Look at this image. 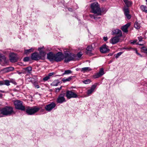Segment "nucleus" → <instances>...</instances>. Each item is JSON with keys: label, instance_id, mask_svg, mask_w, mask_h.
<instances>
[{"label": "nucleus", "instance_id": "7", "mask_svg": "<svg viewBox=\"0 0 147 147\" xmlns=\"http://www.w3.org/2000/svg\"><path fill=\"white\" fill-rule=\"evenodd\" d=\"M63 57V53L61 52H59L55 54L54 61L57 62H59L62 60Z\"/></svg>", "mask_w": 147, "mask_h": 147}, {"label": "nucleus", "instance_id": "48", "mask_svg": "<svg viewBox=\"0 0 147 147\" xmlns=\"http://www.w3.org/2000/svg\"><path fill=\"white\" fill-rule=\"evenodd\" d=\"M103 40L105 41H107V40H108L107 37H103Z\"/></svg>", "mask_w": 147, "mask_h": 147}, {"label": "nucleus", "instance_id": "21", "mask_svg": "<svg viewBox=\"0 0 147 147\" xmlns=\"http://www.w3.org/2000/svg\"><path fill=\"white\" fill-rule=\"evenodd\" d=\"M141 10L143 12L147 13V7L144 5H142L140 7Z\"/></svg>", "mask_w": 147, "mask_h": 147}, {"label": "nucleus", "instance_id": "42", "mask_svg": "<svg viewBox=\"0 0 147 147\" xmlns=\"http://www.w3.org/2000/svg\"><path fill=\"white\" fill-rule=\"evenodd\" d=\"M138 39L139 42H140L142 41V36H139L138 37Z\"/></svg>", "mask_w": 147, "mask_h": 147}, {"label": "nucleus", "instance_id": "35", "mask_svg": "<svg viewBox=\"0 0 147 147\" xmlns=\"http://www.w3.org/2000/svg\"><path fill=\"white\" fill-rule=\"evenodd\" d=\"M90 82L91 81L89 79L85 80L83 82L84 83L86 84L90 83Z\"/></svg>", "mask_w": 147, "mask_h": 147}, {"label": "nucleus", "instance_id": "40", "mask_svg": "<svg viewBox=\"0 0 147 147\" xmlns=\"http://www.w3.org/2000/svg\"><path fill=\"white\" fill-rule=\"evenodd\" d=\"M142 51L143 52H144V51H146L147 50V48L146 47H142Z\"/></svg>", "mask_w": 147, "mask_h": 147}, {"label": "nucleus", "instance_id": "45", "mask_svg": "<svg viewBox=\"0 0 147 147\" xmlns=\"http://www.w3.org/2000/svg\"><path fill=\"white\" fill-rule=\"evenodd\" d=\"M10 81V82H11L13 84H14L15 85H16L17 84V83H16V82L15 81H13V80H11Z\"/></svg>", "mask_w": 147, "mask_h": 147}, {"label": "nucleus", "instance_id": "39", "mask_svg": "<svg viewBox=\"0 0 147 147\" xmlns=\"http://www.w3.org/2000/svg\"><path fill=\"white\" fill-rule=\"evenodd\" d=\"M1 108H0V117H4Z\"/></svg>", "mask_w": 147, "mask_h": 147}, {"label": "nucleus", "instance_id": "26", "mask_svg": "<svg viewBox=\"0 0 147 147\" xmlns=\"http://www.w3.org/2000/svg\"><path fill=\"white\" fill-rule=\"evenodd\" d=\"M1 62H6V58L4 56H2L0 54V63Z\"/></svg>", "mask_w": 147, "mask_h": 147}, {"label": "nucleus", "instance_id": "34", "mask_svg": "<svg viewBox=\"0 0 147 147\" xmlns=\"http://www.w3.org/2000/svg\"><path fill=\"white\" fill-rule=\"evenodd\" d=\"M30 58L29 57H24V61L25 62L28 61L30 60Z\"/></svg>", "mask_w": 147, "mask_h": 147}, {"label": "nucleus", "instance_id": "4", "mask_svg": "<svg viewBox=\"0 0 147 147\" xmlns=\"http://www.w3.org/2000/svg\"><path fill=\"white\" fill-rule=\"evenodd\" d=\"M40 109V108L36 106L32 107H28L26 108V112L28 115H32L38 111Z\"/></svg>", "mask_w": 147, "mask_h": 147}, {"label": "nucleus", "instance_id": "27", "mask_svg": "<svg viewBox=\"0 0 147 147\" xmlns=\"http://www.w3.org/2000/svg\"><path fill=\"white\" fill-rule=\"evenodd\" d=\"M95 15L90 14V17L92 18H93L95 20H96L97 19H99L100 18V17H97V16L96 14H94Z\"/></svg>", "mask_w": 147, "mask_h": 147}, {"label": "nucleus", "instance_id": "29", "mask_svg": "<svg viewBox=\"0 0 147 147\" xmlns=\"http://www.w3.org/2000/svg\"><path fill=\"white\" fill-rule=\"evenodd\" d=\"M86 49L88 52H90L93 50V49L91 46H88L87 47Z\"/></svg>", "mask_w": 147, "mask_h": 147}, {"label": "nucleus", "instance_id": "51", "mask_svg": "<svg viewBox=\"0 0 147 147\" xmlns=\"http://www.w3.org/2000/svg\"><path fill=\"white\" fill-rule=\"evenodd\" d=\"M36 84H38L36 82H34L33 83V85L34 87L36 85Z\"/></svg>", "mask_w": 147, "mask_h": 147}, {"label": "nucleus", "instance_id": "50", "mask_svg": "<svg viewBox=\"0 0 147 147\" xmlns=\"http://www.w3.org/2000/svg\"><path fill=\"white\" fill-rule=\"evenodd\" d=\"M35 88H40V86H39L38 84H36V86L34 87Z\"/></svg>", "mask_w": 147, "mask_h": 147}, {"label": "nucleus", "instance_id": "43", "mask_svg": "<svg viewBox=\"0 0 147 147\" xmlns=\"http://www.w3.org/2000/svg\"><path fill=\"white\" fill-rule=\"evenodd\" d=\"M4 81H0V86L4 84Z\"/></svg>", "mask_w": 147, "mask_h": 147}, {"label": "nucleus", "instance_id": "11", "mask_svg": "<svg viewBox=\"0 0 147 147\" xmlns=\"http://www.w3.org/2000/svg\"><path fill=\"white\" fill-rule=\"evenodd\" d=\"M104 69L102 68L100 69L99 71L93 76V77L94 78H97L101 77L104 74Z\"/></svg>", "mask_w": 147, "mask_h": 147}, {"label": "nucleus", "instance_id": "5", "mask_svg": "<svg viewBox=\"0 0 147 147\" xmlns=\"http://www.w3.org/2000/svg\"><path fill=\"white\" fill-rule=\"evenodd\" d=\"M23 103L22 101L19 100H15L14 102V104L16 109L24 111L26 109L25 107L23 105Z\"/></svg>", "mask_w": 147, "mask_h": 147}, {"label": "nucleus", "instance_id": "24", "mask_svg": "<svg viewBox=\"0 0 147 147\" xmlns=\"http://www.w3.org/2000/svg\"><path fill=\"white\" fill-rule=\"evenodd\" d=\"M34 50V49L33 48H31L29 49H25L24 53L27 55L31 52H33Z\"/></svg>", "mask_w": 147, "mask_h": 147}, {"label": "nucleus", "instance_id": "1", "mask_svg": "<svg viewBox=\"0 0 147 147\" xmlns=\"http://www.w3.org/2000/svg\"><path fill=\"white\" fill-rule=\"evenodd\" d=\"M43 49H44L43 47L38 48V50L39 51V53L35 52L32 54L31 57V59L35 61H37L40 59L44 60L46 53L42 50Z\"/></svg>", "mask_w": 147, "mask_h": 147}, {"label": "nucleus", "instance_id": "9", "mask_svg": "<svg viewBox=\"0 0 147 147\" xmlns=\"http://www.w3.org/2000/svg\"><path fill=\"white\" fill-rule=\"evenodd\" d=\"M9 57L10 61L12 63L16 62L18 59V57L17 55L14 53H11Z\"/></svg>", "mask_w": 147, "mask_h": 147}, {"label": "nucleus", "instance_id": "13", "mask_svg": "<svg viewBox=\"0 0 147 147\" xmlns=\"http://www.w3.org/2000/svg\"><path fill=\"white\" fill-rule=\"evenodd\" d=\"M112 33V34L113 35H118V36L120 37H121L122 36L121 31L118 29H115L113 30Z\"/></svg>", "mask_w": 147, "mask_h": 147}, {"label": "nucleus", "instance_id": "15", "mask_svg": "<svg viewBox=\"0 0 147 147\" xmlns=\"http://www.w3.org/2000/svg\"><path fill=\"white\" fill-rule=\"evenodd\" d=\"M124 14L125 16L128 19H129L131 18V16L129 13V11L128 8H125L123 9Z\"/></svg>", "mask_w": 147, "mask_h": 147}, {"label": "nucleus", "instance_id": "38", "mask_svg": "<svg viewBox=\"0 0 147 147\" xmlns=\"http://www.w3.org/2000/svg\"><path fill=\"white\" fill-rule=\"evenodd\" d=\"M82 55V53L81 52H80L79 53H77V57L79 58Z\"/></svg>", "mask_w": 147, "mask_h": 147}, {"label": "nucleus", "instance_id": "20", "mask_svg": "<svg viewBox=\"0 0 147 147\" xmlns=\"http://www.w3.org/2000/svg\"><path fill=\"white\" fill-rule=\"evenodd\" d=\"M14 69L13 67H10L4 68L3 69V71L5 72H8L9 71H13Z\"/></svg>", "mask_w": 147, "mask_h": 147}, {"label": "nucleus", "instance_id": "28", "mask_svg": "<svg viewBox=\"0 0 147 147\" xmlns=\"http://www.w3.org/2000/svg\"><path fill=\"white\" fill-rule=\"evenodd\" d=\"M134 26L137 29H139L140 28L141 26L139 23L138 22H136L134 24Z\"/></svg>", "mask_w": 147, "mask_h": 147}, {"label": "nucleus", "instance_id": "37", "mask_svg": "<svg viewBox=\"0 0 147 147\" xmlns=\"http://www.w3.org/2000/svg\"><path fill=\"white\" fill-rule=\"evenodd\" d=\"M122 52H120L118 53H117V54L115 55V57L116 58H118L119 56L121 55L122 54Z\"/></svg>", "mask_w": 147, "mask_h": 147}, {"label": "nucleus", "instance_id": "14", "mask_svg": "<svg viewBox=\"0 0 147 147\" xmlns=\"http://www.w3.org/2000/svg\"><path fill=\"white\" fill-rule=\"evenodd\" d=\"M119 37H120L119 36H116L112 38L111 39V43L113 44H114L118 42L119 40Z\"/></svg>", "mask_w": 147, "mask_h": 147}, {"label": "nucleus", "instance_id": "10", "mask_svg": "<svg viewBox=\"0 0 147 147\" xmlns=\"http://www.w3.org/2000/svg\"><path fill=\"white\" fill-rule=\"evenodd\" d=\"M56 104L54 102H51V103L47 105L45 107V110L48 112L51 111L55 107Z\"/></svg>", "mask_w": 147, "mask_h": 147}, {"label": "nucleus", "instance_id": "52", "mask_svg": "<svg viewBox=\"0 0 147 147\" xmlns=\"http://www.w3.org/2000/svg\"><path fill=\"white\" fill-rule=\"evenodd\" d=\"M137 44H138V45H142L143 44V43H142V44L139 43V42H138L137 43Z\"/></svg>", "mask_w": 147, "mask_h": 147}, {"label": "nucleus", "instance_id": "55", "mask_svg": "<svg viewBox=\"0 0 147 147\" xmlns=\"http://www.w3.org/2000/svg\"><path fill=\"white\" fill-rule=\"evenodd\" d=\"M144 52L145 53H146V54L147 55V50L146 51H144Z\"/></svg>", "mask_w": 147, "mask_h": 147}, {"label": "nucleus", "instance_id": "3", "mask_svg": "<svg viewBox=\"0 0 147 147\" xmlns=\"http://www.w3.org/2000/svg\"><path fill=\"white\" fill-rule=\"evenodd\" d=\"M1 109L3 116L10 115L14 113L13 108L11 107L6 106Z\"/></svg>", "mask_w": 147, "mask_h": 147}, {"label": "nucleus", "instance_id": "19", "mask_svg": "<svg viewBox=\"0 0 147 147\" xmlns=\"http://www.w3.org/2000/svg\"><path fill=\"white\" fill-rule=\"evenodd\" d=\"M130 23H127L123 26L121 28V29L124 32H127L128 31L127 29L130 26Z\"/></svg>", "mask_w": 147, "mask_h": 147}, {"label": "nucleus", "instance_id": "44", "mask_svg": "<svg viewBox=\"0 0 147 147\" xmlns=\"http://www.w3.org/2000/svg\"><path fill=\"white\" fill-rule=\"evenodd\" d=\"M133 48H133L130 47V48H127L125 49L127 50L130 51V50H133Z\"/></svg>", "mask_w": 147, "mask_h": 147}, {"label": "nucleus", "instance_id": "41", "mask_svg": "<svg viewBox=\"0 0 147 147\" xmlns=\"http://www.w3.org/2000/svg\"><path fill=\"white\" fill-rule=\"evenodd\" d=\"M54 73L53 72L50 73L48 74V76H49V77L50 78L51 76L54 75Z\"/></svg>", "mask_w": 147, "mask_h": 147}, {"label": "nucleus", "instance_id": "12", "mask_svg": "<svg viewBox=\"0 0 147 147\" xmlns=\"http://www.w3.org/2000/svg\"><path fill=\"white\" fill-rule=\"evenodd\" d=\"M110 50L108 47L106 45H102L100 48V51L102 53H106L108 52Z\"/></svg>", "mask_w": 147, "mask_h": 147}, {"label": "nucleus", "instance_id": "53", "mask_svg": "<svg viewBox=\"0 0 147 147\" xmlns=\"http://www.w3.org/2000/svg\"><path fill=\"white\" fill-rule=\"evenodd\" d=\"M137 55H140L141 57H142V56L141 55L138 53L137 54Z\"/></svg>", "mask_w": 147, "mask_h": 147}, {"label": "nucleus", "instance_id": "22", "mask_svg": "<svg viewBox=\"0 0 147 147\" xmlns=\"http://www.w3.org/2000/svg\"><path fill=\"white\" fill-rule=\"evenodd\" d=\"M73 78L72 76H70L67 78H64L62 79V81L63 82L65 83L71 80Z\"/></svg>", "mask_w": 147, "mask_h": 147}, {"label": "nucleus", "instance_id": "25", "mask_svg": "<svg viewBox=\"0 0 147 147\" xmlns=\"http://www.w3.org/2000/svg\"><path fill=\"white\" fill-rule=\"evenodd\" d=\"M60 82L59 80H54L51 84V85L53 86H57L59 83Z\"/></svg>", "mask_w": 147, "mask_h": 147}, {"label": "nucleus", "instance_id": "6", "mask_svg": "<svg viewBox=\"0 0 147 147\" xmlns=\"http://www.w3.org/2000/svg\"><path fill=\"white\" fill-rule=\"evenodd\" d=\"M75 55L73 53H65V62L69 61L74 59Z\"/></svg>", "mask_w": 147, "mask_h": 147}, {"label": "nucleus", "instance_id": "30", "mask_svg": "<svg viewBox=\"0 0 147 147\" xmlns=\"http://www.w3.org/2000/svg\"><path fill=\"white\" fill-rule=\"evenodd\" d=\"M89 68L88 67H85L82 68L81 69V71L84 72L87 71L88 70H90V69H89Z\"/></svg>", "mask_w": 147, "mask_h": 147}, {"label": "nucleus", "instance_id": "56", "mask_svg": "<svg viewBox=\"0 0 147 147\" xmlns=\"http://www.w3.org/2000/svg\"><path fill=\"white\" fill-rule=\"evenodd\" d=\"M144 52L145 53H146V54L147 55V50L146 51H144Z\"/></svg>", "mask_w": 147, "mask_h": 147}, {"label": "nucleus", "instance_id": "17", "mask_svg": "<svg viewBox=\"0 0 147 147\" xmlns=\"http://www.w3.org/2000/svg\"><path fill=\"white\" fill-rule=\"evenodd\" d=\"M64 94H61L57 98V102L58 103H62L65 101V98H64Z\"/></svg>", "mask_w": 147, "mask_h": 147}, {"label": "nucleus", "instance_id": "58", "mask_svg": "<svg viewBox=\"0 0 147 147\" xmlns=\"http://www.w3.org/2000/svg\"><path fill=\"white\" fill-rule=\"evenodd\" d=\"M146 2H147V3H146V4H147V0H146Z\"/></svg>", "mask_w": 147, "mask_h": 147}, {"label": "nucleus", "instance_id": "31", "mask_svg": "<svg viewBox=\"0 0 147 147\" xmlns=\"http://www.w3.org/2000/svg\"><path fill=\"white\" fill-rule=\"evenodd\" d=\"M72 71L70 70H65L64 72L63 73V75L65 74H68L71 73Z\"/></svg>", "mask_w": 147, "mask_h": 147}, {"label": "nucleus", "instance_id": "8", "mask_svg": "<svg viewBox=\"0 0 147 147\" xmlns=\"http://www.w3.org/2000/svg\"><path fill=\"white\" fill-rule=\"evenodd\" d=\"M66 96L68 99L71 98H76L78 96L76 93L71 91H67L66 92Z\"/></svg>", "mask_w": 147, "mask_h": 147}, {"label": "nucleus", "instance_id": "23", "mask_svg": "<svg viewBox=\"0 0 147 147\" xmlns=\"http://www.w3.org/2000/svg\"><path fill=\"white\" fill-rule=\"evenodd\" d=\"M123 1L128 7H130L132 4L131 1L128 0H123Z\"/></svg>", "mask_w": 147, "mask_h": 147}, {"label": "nucleus", "instance_id": "33", "mask_svg": "<svg viewBox=\"0 0 147 147\" xmlns=\"http://www.w3.org/2000/svg\"><path fill=\"white\" fill-rule=\"evenodd\" d=\"M4 84L7 86H9L10 85V81L8 80H4Z\"/></svg>", "mask_w": 147, "mask_h": 147}, {"label": "nucleus", "instance_id": "2", "mask_svg": "<svg viewBox=\"0 0 147 147\" xmlns=\"http://www.w3.org/2000/svg\"><path fill=\"white\" fill-rule=\"evenodd\" d=\"M90 12L97 16L101 15V11L98 3L96 2H94L90 5Z\"/></svg>", "mask_w": 147, "mask_h": 147}, {"label": "nucleus", "instance_id": "36", "mask_svg": "<svg viewBox=\"0 0 147 147\" xmlns=\"http://www.w3.org/2000/svg\"><path fill=\"white\" fill-rule=\"evenodd\" d=\"M50 77H49V76L48 75L46 76V77L44 78L43 79V80L44 81H46L48 80L50 78Z\"/></svg>", "mask_w": 147, "mask_h": 147}, {"label": "nucleus", "instance_id": "54", "mask_svg": "<svg viewBox=\"0 0 147 147\" xmlns=\"http://www.w3.org/2000/svg\"><path fill=\"white\" fill-rule=\"evenodd\" d=\"M2 96V94H0V97H1Z\"/></svg>", "mask_w": 147, "mask_h": 147}, {"label": "nucleus", "instance_id": "18", "mask_svg": "<svg viewBox=\"0 0 147 147\" xmlns=\"http://www.w3.org/2000/svg\"><path fill=\"white\" fill-rule=\"evenodd\" d=\"M55 54L52 52H50L47 54V58L50 61H54Z\"/></svg>", "mask_w": 147, "mask_h": 147}, {"label": "nucleus", "instance_id": "47", "mask_svg": "<svg viewBox=\"0 0 147 147\" xmlns=\"http://www.w3.org/2000/svg\"><path fill=\"white\" fill-rule=\"evenodd\" d=\"M133 51H135L136 53L137 54L138 53V51H137V49H136V48H134L133 49Z\"/></svg>", "mask_w": 147, "mask_h": 147}, {"label": "nucleus", "instance_id": "49", "mask_svg": "<svg viewBox=\"0 0 147 147\" xmlns=\"http://www.w3.org/2000/svg\"><path fill=\"white\" fill-rule=\"evenodd\" d=\"M137 41V40H134L133 42H131V43L133 44H134Z\"/></svg>", "mask_w": 147, "mask_h": 147}, {"label": "nucleus", "instance_id": "16", "mask_svg": "<svg viewBox=\"0 0 147 147\" xmlns=\"http://www.w3.org/2000/svg\"><path fill=\"white\" fill-rule=\"evenodd\" d=\"M96 87V86L95 85H93L88 90L87 92V96H88L90 95H91L93 92L94 91V90Z\"/></svg>", "mask_w": 147, "mask_h": 147}, {"label": "nucleus", "instance_id": "57", "mask_svg": "<svg viewBox=\"0 0 147 147\" xmlns=\"http://www.w3.org/2000/svg\"><path fill=\"white\" fill-rule=\"evenodd\" d=\"M69 11H71L72 10V9H71V8H69Z\"/></svg>", "mask_w": 147, "mask_h": 147}, {"label": "nucleus", "instance_id": "46", "mask_svg": "<svg viewBox=\"0 0 147 147\" xmlns=\"http://www.w3.org/2000/svg\"><path fill=\"white\" fill-rule=\"evenodd\" d=\"M62 86L60 87L59 88H57L56 89V92H58L61 89Z\"/></svg>", "mask_w": 147, "mask_h": 147}, {"label": "nucleus", "instance_id": "32", "mask_svg": "<svg viewBox=\"0 0 147 147\" xmlns=\"http://www.w3.org/2000/svg\"><path fill=\"white\" fill-rule=\"evenodd\" d=\"M32 67H28L26 68L25 69L26 71L28 73H30V71H32Z\"/></svg>", "mask_w": 147, "mask_h": 147}]
</instances>
